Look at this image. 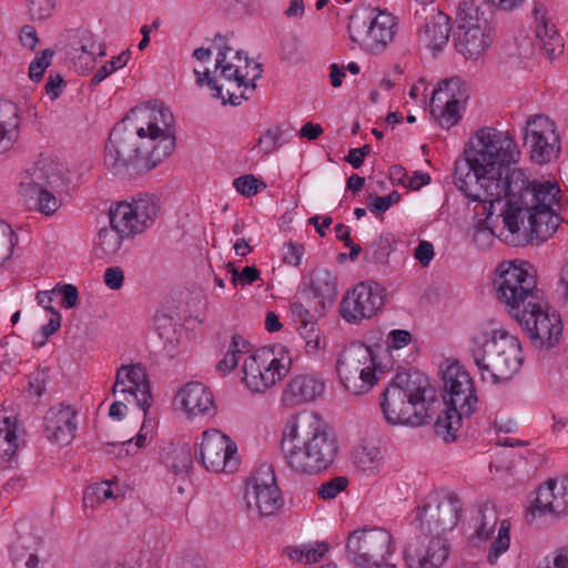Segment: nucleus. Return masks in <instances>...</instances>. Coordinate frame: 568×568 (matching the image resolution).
I'll use <instances>...</instances> for the list:
<instances>
[{
  "mask_svg": "<svg viewBox=\"0 0 568 568\" xmlns=\"http://www.w3.org/2000/svg\"><path fill=\"white\" fill-rule=\"evenodd\" d=\"M560 189L551 181H529L524 171V187L509 192L496 221L501 219L499 236L514 246L521 245L528 239L544 242L551 237L562 219L556 212L559 205Z\"/></svg>",
  "mask_w": 568,
  "mask_h": 568,
  "instance_id": "nucleus-1",
  "label": "nucleus"
},
{
  "mask_svg": "<svg viewBox=\"0 0 568 568\" xmlns=\"http://www.w3.org/2000/svg\"><path fill=\"white\" fill-rule=\"evenodd\" d=\"M281 450L293 471L316 475L333 464L338 445L332 428L318 414L303 412L287 420Z\"/></svg>",
  "mask_w": 568,
  "mask_h": 568,
  "instance_id": "nucleus-2",
  "label": "nucleus"
},
{
  "mask_svg": "<svg viewBox=\"0 0 568 568\" xmlns=\"http://www.w3.org/2000/svg\"><path fill=\"white\" fill-rule=\"evenodd\" d=\"M435 404L439 406L436 389L418 373H397L381 398L382 412L390 425H425L436 412Z\"/></svg>",
  "mask_w": 568,
  "mask_h": 568,
  "instance_id": "nucleus-3",
  "label": "nucleus"
},
{
  "mask_svg": "<svg viewBox=\"0 0 568 568\" xmlns=\"http://www.w3.org/2000/svg\"><path fill=\"white\" fill-rule=\"evenodd\" d=\"M470 344L469 353L483 379L489 377L494 383L507 382L524 363L519 339L506 329L478 331Z\"/></svg>",
  "mask_w": 568,
  "mask_h": 568,
  "instance_id": "nucleus-4",
  "label": "nucleus"
},
{
  "mask_svg": "<svg viewBox=\"0 0 568 568\" xmlns=\"http://www.w3.org/2000/svg\"><path fill=\"white\" fill-rule=\"evenodd\" d=\"M159 199L144 194L132 202H120L109 213L110 227L100 230L97 250L104 256L114 255L121 247L123 239L144 232L158 217Z\"/></svg>",
  "mask_w": 568,
  "mask_h": 568,
  "instance_id": "nucleus-5",
  "label": "nucleus"
},
{
  "mask_svg": "<svg viewBox=\"0 0 568 568\" xmlns=\"http://www.w3.org/2000/svg\"><path fill=\"white\" fill-rule=\"evenodd\" d=\"M518 155L519 151L508 132L483 128L469 140V146L464 150L458 171L465 176L473 169L475 172H485L488 168L497 176L505 178L514 171L509 165L517 162Z\"/></svg>",
  "mask_w": 568,
  "mask_h": 568,
  "instance_id": "nucleus-6",
  "label": "nucleus"
},
{
  "mask_svg": "<svg viewBox=\"0 0 568 568\" xmlns=\"http://www.w3.org/2000/svg\"><path fill=\"white\" fill-rule=\"evenodd\" d=\"M443 382L446 409L437 417L434 427L436 434L449 443L456 439L462 418L475 412L477 396L469 373L459 364H452L443 372Z\"/></svg>",
  "mask_w": 568,
  "mask_h": 568,
  "instance_id": "nucleus-7",
  "label": "nucleus"
},
{
  "mask_svg": "<svg viewBox=\"0 0 568 568\" xmlns=\"http://www.w3.org/2000/svg\"><path fill=\"white\" fill-rule=\"evenodd\" d=\"M142 126H138L130 113L110 133L105 145L104 163L114 173L122 174L133 166L135 170H152L149 152L151 145L143 142Z\"/></svg>",
  "mask_w": 568,
  "mask_h": 568,
  "instance_id": "nucleus-8",
  "label": "nucleus"
},
{
  "mask_svg": "<svg viewBox=\"0 0 568 568\" xmlns=\"http://www.w3.org/2000/svg\"><path fill=\"white\" fill-rule=\"evenodd\" d=\"M460 159L455 162L454 182L459 191L473 201L489 203L488 220L503 205L509 192H518L524 187V170L516 169L505 178H499L488 168L485 172L470 170L467 175L459 174Z\"/></svg>",
  "mask_w": 568,
  "mask_h": 568,
  "instance_id": "nucleus-9",
  "label": "nucleus"
},
{
  "mask_svg": "<svg viewBox=\"0 0 568 568\" xmlns=\"http://www.w3.org/2000/svg\"><path fill=\"white\" fill-rule=\"evenodd\" d=\"M138 126H142L143 142L151 145V166H156L175 148L174 116L164 105L146 103L129 112Z\"/></svg>",
  "mask_w": 568,
  "mask_h": 568,
  "instance_id": "nucleus-10",
  "label": "nucleus"
},
{
  "mask_svg": "<svg viewBox=\"0 0 568 568\" xmlns=\"http://www.w3.org/2000/svg\"><path fill=\"white\" fill-rule=\"evenodd\" d=\"M495 286L498 300L514 317L542 297L536 277L513 262L500 263L496 270Z\"/></svg>",
  "mask_w": 568,
  "mask_h": 568,
  "instance_id": "nucleus-11",
  "label": "nucleus"
},
{
  "mask_svg": "<svg viewBox=\"0 0 568 568\" xmlns=\"http://www.w3.org/2000/svg\"><path fill=\"white\" fill-rule=\"evenodd\" d=\"M371 347L362 343H352L345 347L336 363V369L344 388L354 395L369 392L377 381Z\"/></svg>",
  "mask_w": 568,
  "mask_h": 568,
  "instance_id": "nucleus-12",
  "label": "nucleus"
},
{
  "mask_svg": "<svg viewBox=\"0 0 568 568\" xmlns=\"http://www.w3.org/2000/svg\"><path fill=\"white\" fill-rule=\"evenodd\" d=\"M392 535L383 528H361L346 538V557L358 568H379L385 557L392 554Z\"/></svg>",
  "mask_w": 568,
  "mask_h": 568,
  "instance_id": "nucleus-13",
  "label": "nucleus"
},
{
  "mask_svg": "<svg viewBox=\"0 0 568 568\" xmlns=\"http://www.w3.org/2000/svg\"><path fill=\"white\" fill-rule=\"evenodd\" d=\"M291 363L290 357H277L272 348L262 347L245 358L242 381L252 392L263 393L288 374Z\"/></svg>",
  "mask_w": 568,
  "mask_h": 568,
  "instance_id": "nucleus-14",
  "label": "nucleus"
},
{
  "mask_svg": "<svg viewBox=\"0 0 568 568\" xmlns=\"http://www.w3.org/2000/svg\"><path fill=\"white\" fill-rule=\"evenodd\" d=\"M514 318L524 328L535 348L548 349L559 342L562 332L560 316L551 311L544 297Z\"/></svg>",
  "mask_w": 568,
  "mask_h": 568,
  "instance_id": "nucleus-15",
  "label": "nucleus"
},
{
  "mask_svg": "<svg viewBox=\"0 0 568 568\" xmlns=\"http://www.w3.org/2000/svg\"><path fill=\"white\" fill-rule=\"evenodd\" d=\"M396 27L397 21L392 13L378 11L373 18L363 14L351 16L348 32L353 42L366 51L376 53L393 41Z\"/></svg>",
  "mask_w": 568,
  "mask_h": 568,
  "instance_id": "nucleus-16",
  "label": "nucleus"
},
{
  "mask_svg": "<svg viewBox=\"0 0 568 568\" xmlns=\"http://www.w3.org/2000/svg\"><path fill=\"white\" fill-rule=\"evenodd\" d=\"M462 513L459 499L455 495L429 494L418 508L417 519L420 531L426 536L445 537L457 525Z\"/></svg>",
  "mask_w": 568,
  "mask_h": 568,
  "instance_id": "nucleus-17",
  "label": "nucleus"
},
{
  "mask_svg": "<svg viewBox=\"0 0 568 568\" xmlns=\"http://www.w3.org/2000/svg\"><path fill=\"white\" fill-rule=\"evenodd\" d=\"M214 45L217 49L215 69L221 70V75L229 82L235 84L239 93L230 88L226 89L229 99L227 102L232 105L241 104L242 100H247L248 97L245 94L246 90L254 91L256 89L255 81L262 77V64L254 63L252 71L243 70V65L234 64L233 61H229V53L232 48L226 44L225 38L217 33L213 40Z\"/></svg>",
  "mask_w": 568,
  "mask_h": 568,
  "instance_id": "nucleus-18",
  "label": "nucleus"
},
{
  "mask_svg": "<svg viewBox=\"0 0 568 568\" xmlns=\"http://www.w3.org/2000/svg\"><path fill=\"white\" fill-rule=\"evenodd\" d=\"M467 99V87L459 78L442 80L430 98V113L442 128L450 129L462 119L460 108Z\"/></svg>",
  "mask_w": 568,
  "mask_h": 568,
  "instance_id": "nucleus-19",
  "label": "nucleus"
},
{
  "mask_svg": "<svg viewBox=\"0 0 568 568\" xmlns=\"http://www.w3.org/2000/svg\"><path fill=\"white\" fill-rule=\"evenodd\" d=\"M385 303V288L376 282H362L342 298L339 313L348 322L357 324L374 316Z\"/></svg>",
  "mask_w": 568,
  "mask_h": 568,
  "instance_id": "nucleus-20",
  "label": "nucleus"
},
{
  "mask_svg": "<svg viewBox=\"0 0 568 568\" xmlns=\"http://www.w3.org/2000/svg\"><path fill=\"white\" fill-rule=\"evenodd\" d=\"M246 506L261 516L274 515L283 505L274 470L270 465L261 466L246 481Z\"/></svg>",
  "mask_w": 568,
  "mask_h": 568,
  "instance_id": "nucleus-21",
  "label": "nucleus"
},
{
  "mask_svg": "<svg viewBox=\"0 0 568 568\" xmlns=\"http://www.w3.org/2000/svg\"><path fill=\"white\" fill-rule=\"evenodd\" d=\"M200 462L213 473H233L239 465L236 444L222 432L212 428L202 434Z\"/></svg>",
  "mask_w": 568,
  "mask_h": 568,
  "instance_id": "nucleus-22",
  "label": "nucleus"
},
{
  "mask_svg": "<svg viewBox=\"0 0 568 568\" xmlns=\"http://www.w3.org/2000/svg\"><path fill=\"white\" fill-rule=\"evenodd\" d=\"M525 144L529 148L530 159L535 163L550 162L560 151L555 123L546 115L529 118L525 126Z\"/></svg>",
  "mask_w": 568,
  "mask_h": 568,
  "instance_id": "nucleus-23",
  "label": "nucleus"
},
{
  "mask_svg": "<svg viewBox=\"0 0 568 568\" xmlns=\"http://www.w3.org/2000/svg\"><path fill=\"white\" fill-rule=\"evenodd\" d=\"M449 544L446 537L419 535L409 542L404 558L409 568H440L449 557Z\"/></svg>",
  "mask_w": 568,
  "mask_h": 568,
  "instance_id": "nucleus-24",
  "label": "nucleus"
},
{
  "mask_svg": "<svg viewBox=\"0 0 568 568\" xmlns=\"http://www.w3.org/2000/svg\"><path fill=\"white\" fill-rule=\"evenodd\" d=\"M64 166L50 155L41 154L22 173L19 187L20 193L33 197L34 191L45 187L60 186L63 182Z\"/></svg>",
  "mask_w": 568,
  "mask_h": 568,
  "instance_id": "nucleus-25",
  "label": "nucleus"
},
{
  "mask_svg": "<svg viewBox=\"0 0 568 568\" xmlns=\"http://www.w3.org/2000/svg\"><path fill=\"white\" fill-rule=\"evenodd\" d=\"M118 392L133 396L144 413L151 406L152 396L148 374L141 364L122 365L118 368L112 393Z\"/></svg>",
  "mask_w": 568,
  "mask_h": 568,
  "instance_id": "nucleus-26",
  "label": "nucleus"
},
{
  "mask_svg": "<svg viewBox=\"0 0 568 568\" xmlns=\"http://www.w3.org/2000/svg\"><path fill=\"white\" fill-rule=\"evenodd\" d=\"M77 415V410L70 405L60 404L49 408L43 418L44 437L51 444L69 445L75 437Z\"/></svg>",
  "mask_w": 568,
  "mask_h": 568,
  "instance_id": "nucleus-27",
  "label": "nucleus"
},
{
  "mask_svg": "<svg viewBox=\"0 0 568 568\" xmlns=\"http://www.w3.org/2000/svg\"><path fill=\"white\" fill-rule=\"evenodd\" d=\"M529 510L540 516L555 518L568 515V478L549 479L536 491V498Z\"/></svg>",
  "mask_w": 568,
  "mask_h": 568,
  "instance_id": "nucleus-28",
  "label": "nucleus"
},
{
  "mask_svg": "<svg viewBox=\"0 0 568 568\" xmlns=\"http://www.w3.org/2000/svg\"><path fill=\"white\" fill-rule=\"evenodd\" d=\"M176 397L189 418H210L215 415L213 394L202 383H187L179 390Z\"/></svg>",
  "mask_w": 568,
  "mask_h": 568,
  "instance_id": "nucleus-29",
  "label": "nucleus"
},
{
  "mask_svg": "<svg viewBox=\"0 0 568 568\" xmlns=\"http://www.w3.org/2000/svg\"><path fill=\"white\" fill-rule=\"evenodd\" d=\"M325 392L324 381L314 374H300L292 377L283 392V402L287 406H295L313 402Z\"/></svg>",
  "mask_w": 568,
  "mask_h": 568,
  "instance_id": "nucleus-30",
  "label": "nucleus"
},
{
  "mask_svg": "<svg viewBox=\"0 0 568 568\" xmlns=\"http://www.w3.org/2000/svg\"><path fill=\"white\" fill-rule=\"evenodd\" d=\"M310 292L317 301L314 312L318 317L324 316L337 298V277L328 270L315 268L310 275Z\"/></svg>",
  "mask_w": 568,
  "mask_h": 568,
  "instance_id": "nucleus-31",
  "label": "nucleus"
},
{
  "mask_svg": "<svg viewBox=\"0 0 568 568\" xmlns=\"http://www.w3.org/2000/svg\"><path fill=\"white\" fill-rule=\"evenodd\" d=\"M536 40L541 52L549 59L562 53L564 42L555 24L547 18V10L541 3H535Z\"/></svg>",
  "mask_w": 568,
  "mask_h": 568,
  "instance_id": "nucleus-32",
  "label": "nucleus"
},
{
  "mask_svg": "<svg viewBox=\"0 0 568 568\" xmlns=\"http://www.w3.org/2000/svg\"><path fill=\"white\" fill-rule=\"evenodd\" d=\"M449 34V17L440 10L433 9L426 17L419 41L433 51H440L447 44Z\"/></svg>",
  "mask_w": 568,
  "mask_h": 568,
  "instance_id": "nucleus-33",
  "label": "nucleus"
},
{
  "mask_svg": "<svg viewBox=\"0 0 568 568\" xmlns=\"http://www.w3.org/2000/svg\"><path fill=\"white\" fill-rule=\"evenodd\" d=\"M491 44V28L483 24L480 28L457 31L456 49L467 59H477Z\"/></svg>",
  "mask_w": 568,
  "mask_h": 568,
  "instance_id": "nucleus-34",
  "label": "nucleus"
},
{
  "mask_svg": "<svg viewBox=\"0 0 568 568\" xmlns=\"http://www.w3.org/2000/svg\"><path fill=\"white\" fill-rule=\"evenodd\" d=\"M19 110L14 103H0V153L8 151L19 134Z\"/></svg>",
  "mask_w": 568,
  "mask_h": 568,
  "instance_id": "nucleus-35",
  "label": "nucleus"
},
{
  "mask_svg": "<svg viewBox=\"0 0 568 568\" xmlns=\"http://www.w3.org/2000/svg\"><path fill=\"white\" fill-rule=\"evenodd\" d=\"M162 464L175 475L187 474L193 465L192 448L189 444H170L161 454Z\"/></svg>",
  "mask_w": 568,
  "mask_h": 568,
  "instance_id": "nucleus-36",
  "label": "nucleus"
},
{
  "mask_svg": "<svg viewBox=\"0 0 568 568\" xmlns=\"http://www.w3.org/2000/svg\"><path fill=\"white\" fill-rule=\"evenodd\" d=\"M481 0H466L462 3L457 12L458 31H467L469 29H477L483 24H489L484 17V11L480 9Z\"/></svg>",
  "mask_w": 568,
  "mask_h": 568,
  "instance_id": "nucleus-37",
  "label": "nucleus"
},
{
  "mask_svg": "<svg viewBox=\"0 0 568 568\" xmlns=\"http://www.w3.org/2000/svg\"><path fill=\"white\" fill-rule=\"evenodd\" d=\"M353 460L358 469L371 474L379 469L383 457L376 446L361 443L353 450Z\"/></svg>",
  "mask_w": 568,
  "mask_h": 568,
  "instance_id": "nucleus-38",
  "label": "nucleus"
},
{
  "mask_svg": "<svg viewBox=\"0 0 568 568\" xmlns=\"http://www.w3.org/2000/svg\"><path fill=\"white\" fill-rule=\"evenodd\" d=\"M251 351V344L240 334H234L231 338L227 352L223 359H221L216 369L222 374L232 372L237 366V359L234 357L235 353H248Z\"/></svg>",
  "mask_w": 568,
  "mask_h": 568,
  "instance_id": "nucleus-39",
  "label": "nucleus"
},
{
  "mask_svg": "<svg viewBox=\"0 0 568 568\" xmlns=\"http://www.w3.org/2000/svg\"><path fill=\"white\" fill-rule=\"evenodd\" d=\"M155 329L159 337L163 339L168 353H172L179 343V334L173 318L166 315H156Z\"/></svg>",
  "mask_w": 568,
  "mask_h": 568,
  "instance_id": "nucleus-40",
  "label": "nucleus"
},
{
  "mask_svg": "<svg viewBox=\"0 0 568 568\" xmlns=\"http://www.w3.org/2000/svg\"><path fill=\"white\" fill-rule=\"evenodd\" d=\"M494 216V214L491 215ZM496 221L494 217L488 220V213L485 221H479L470 231L471 240L476 246L481 250L489 247L494 242Z\"/></svg>",
  "mask_w": 568,
  "mask_h": 568,
  "instance_id": "nucleus-41",
  "label": "nucleus"
},
{
  "mask_svg": "<svg viewBox=\"0 0 568 568\" xmlns=\"http://www.w3.org/2000/svg\"><path fill=\"white\" fill-rule=\"evenodd\" d=\"M111 498H116V495L111 487V483L105 480L88 487L83 495V503L85 507L93 508L97 504Z\"/></svg>",
  "mask_w": 568,
  "mask_h": 568,
  "instance_id": "nucleus-42",
  "label": "nucleus"
},
{
  "mask_svg": "<svg viewBox=\"0 0 568 568\" xmlns=\"http://www.w3.org/2000/svg\"><path fill=\"white\" fill-rule=\"evenodd\" d=\"M298 331L305 341L307 353H316L323 346V337L316 322H308L298 326Z\"/></svg>",
  "mask_w": 568,
  "mask_h": 568,
  "instance_id": "nucleus-43",
  "label": "nucleus"
},
{
  "mask_svg": "<svg viewBox=\"0 0 568 568\" xmlns=\"http://www.w3.org/2000/svg\"><path fill=\"white\" fill-rule=\"evenodd\" d=\"M17 242V235L11 226L0 221V266L12 255Z\"/></svg>",
  "mask_w": 568,
  "mask_h": 568,
  "instance_id": "nucleus-44",
  "label": "nucleus"
},
{
  "mask_svg": "<svg viewBox=\"0 0 568 568\" xmlns=\"http://www.w3.org/2000/svg\"><path fill=\"white\" fill-rule=\"evenodd\" d=\"M509 524L506 520H503L499 527L498 536L490 546L487 557L488 561L490 564H495L498 557L509 548Z\"/></svg>",
  "mask_w": 568,
  "mask_h": 568,
  "instance_id": "nucleus-45",
  "label": "nucleus"
},
{
  "mask_svg": "<svg viewBox=\"0 0 568 568\" xmlns=\"http://www.w3.org/2000/svg\"><path fill=\"white\" fill-rule=\"evenodd\" d=\"M229 273L232 275V283L233 285L241 284L244 285H251L257 280H260L261 272L255 266H245L242 272H239L235 265L230 262L226 265Z\"/></svg>",
  "mask_w": 568,
  "mask_h": 568,
  "instance_id": "nucleus-46",
  "label": "nucleus"
},
{
  "mask_svg": "<svg viewBox=\"0 0 568 568\" xmlns=\"http://www.w3.org/2000/svg\"><path fill=\"white\" fill-rule=\"evenodd\" d=\"M328 551V546L324 542L317 544L315 547H303L302 549H294L290 552V557L297 561H303L308 564L317 562L326 552Z\"/></svg>",
  "mask_w": 568,
  "mask_h": 568,
  "instance_id": "nucleus-47",
  "label": "nucleus"
},
{
  "mask_svg": "<svg viewBox=\"0 0 568 568\" xmlns=\"http://www.w3.org/2000/svg\"><path fill=\"white\" fill-rule=\"evenodd\" d=\"M50 381V369L48 367L38 368L29 375L28 392L31 395L40 397L47 389Z\"/></svg>",
  "mask_w": 568,
  "mask_h": 568,
  "instance_id": "nucleus-48",
  "label": "nucleus"
},
{
  "mask_svg": "<svg viewBox=\"0 0 568 568\" xmlns=\"http://www.w3.org/2000/svg\"><path fill=\"white\" fill-rule=\"evenodd\" d=\"M348 485L346 477L338 476L326 483H323L317 488V495L324 500L335 498L341 491L345 490Z\"/></svg>",
  "mask_w": 568,
  "mask_h": 568,
  "instance_id": "nucleus-49",
  "label": "nucleus"
},
{
  "mask_svg": "<svg viewBox=\"0 0 568 568\" xmlns=\"http://www.w3.org/2000/svg\"><path fill=\"white\" fill-rule=\"evenodd\" d=\"M34 195L38 196V209L44 215H52L53 213H55L59 210V207L61 205L60 200L58 197H55L48 190V187L39 190V191H34L33 196Z\"/></svg>",
  "mask_w": 568,
  "mask_h": 568,
  "instance_id": "nucleus-50",
  "label": "nucleus"
},
{
  "mask_svg": "<svg viewBox=\"0 0 568 568\" xmlns=\"http://www.w3.org/2000/svg\"><path fill=\"white\" fill-rule=\"evenodd\" d=\"M258 183L265 185L252 174L242 175L233 181L235 190L246 197H251L258 192Z\"/></svg>",
  "mask_w": 568,
  "mask_h": 568,
  "instance_id": "nucleus-51",
  "label": "nucleus"
},
{
  "mask_svg": "<svg viewBox=\"0 0 568 568\" xmlns=\"http://www.w3.org/2000/svg\"><path fill=\"white\" fill-rule=\"evenodd\" d=\"M53 51L45 49L41 52V57L36 58L29 67V77L31 80L39 81L43 77L45 69L50 65V59Z\"/></svg>",
  "mask_w": 568,
  "mask_h": 568,
  "instance_id": "nucleus-52",
  "label": "nucleus"
},
{
  "mask_svg": "<svg viewBox=\"0 0 568 568\" xmlns=\"http://www.w3.org/2000/svg\"><path fill=\"white\" fill-rule=\"evenodd\" d=\"M497 516L494 511L489 515L481 514L480 525L475 531V537L480 541H486L491 538L495 527L497 525Z\"/></svg>",
  "mask_w": 568,
  "mask_h": 568,
  "instance_id": "nucleus-53",
  "label": "nucleus"
},
{
  "mask_svg": "<svg viewBox=\"0 0 568 568\" xmlns=\"http://www.w3.org/2000/svg\"><path fill=\"white\" fill-rule=\"evenodd\" d=\"M400 201V195L397 191L390 192L386 196H374L373 201L368 203V209L372 213L383 214L385 213L393 204H396Z\"/></svg>",
  "mask_w": 568,
  "mask_h": 568,
  "instance_id": "nucleus-54",
  "label": "nucleus"
},
{
  "mask_svg": "<svg viewBox=\"0 0 568 568\" xmlns=\"http://www.w3.org/2000/svg\"><path fill=\"white\" fill-rule=\"evenodd\" d=\"M54 7L53 0H31L29 12L33 20H43L52 14Z\"/></svg>",
  "mask_w": 568,
  "mask_h": 568,
  "instance_id": "nucleus-55",
  "label": "nucleus"
},
{
  "mask_svg": "<svg viewBox=\"0 0 568 568\" xmlns=\"http://www.w3.org/2000/svg\"><path fill=\"white\" fill-rule=\"evenodd\" d=\"M194 74L196 77L195 82L199 87H203L204 84L209 85L214 91L213 97L216 99H221L224 104L226 103V100L223 95L222 87L217 84L216 80L212 77L210 70H205L204 72L194 70Z\"/></svg>",
  "mask_w": 568,
  "mask_h": 568,
  "instance_id": "nucleus-56",
  "label": "nucleus"
},
{
  "mask_svg": "<svg viewBox=\"0 0 568 568\" xmlns=\"http://www.w3.org/2000/svg\"><path fill=\"white\" fill-rule=\"evenodd\" d=\"M291 312L294 321L301 326L308 322H316L317 313L311 312L305 305L298 301L291 304Z\"/></svg>",
  "mask_w": 568,
  "mask_h": 568,
  "instance_id": "nucleus-57",
  "label": "nucleus"
},
{
  "mask_svg": "<svg viewBox=\"0 0 568 568\" xmlns=\"http://www.w3.org/2000/svg\"><path fill=\"white\" fill-rule=\"evenodd\" d=\"M104 284L111 290H119L124 282V273L120 266L108 267L103 275Z\"/></svg>",
  "mask_w": 568,
  "mask_h": 568,
  "instance_id": "nucleus-58",
  "label": "nucleus"
},
{
  "mask_svg": "<svg viewBox=\"0 0 568 568\" xmlns=\"http://www.w3.org/2000/svg\"><path fill=\"white\" fill-rule=\"evenodd\" d=\"M304 248L302 245L294 244L292 242L283 245V261L293 266H297L301 263Z\"/></svg>",
  "mask_w": 568,
  "mask_h": 568,
  "instance_id": "nucleus-59",
  "label": "nucleus"
},
{
  "mask_svg": "<svg viewBox=\"0 0 568 568\" xmlns=\"http://www.w3.org/2000/svg\"><path fill=\"white\" fill-rule=\"evenodd\" d=\"M95 50V41L93 40V36L90 32H83L80 41L77 43V45L72 47L71 54L73 58L77 57L78 52H82L88 54L91 59H93Z\"/></svg>",
  "mask_w": 568,
  "mask_h": 568,
  "instance_id": "nucleus-60",
  "label": "nucleus"
},
{
  "mask_svg": "<svg viewBox=\"0 0 568 568\" xmlns=\"http://www.w3.org/2000/svg\"><path fill=\"white\" fill-rule=\"evenodd\" d=\"M434 246L428 241H422L417 245L414 252V257L422 264V266H428L434 258Z\"/></svg>",
  "mask_w": 568,
  "mask_h": 568,
  "instance_id": "nucleus-61",
  "label": "nucleus"
},
{
  "mask_svg": "<svg viewBox=\"0 0 568 568\" xmlns=\"http://www.w3.org/2000/svg\"><path fill=\"white\" fill-rule=\"evenodd\" d=\"M281 136L282 131L280 128L268 129L265 134L260 138L258 145L264 146L265 153H271L277 149V141L281 139Z\"/></svg>",
  "mask_w": 568,
  "mask_h": 568,
  "instance_id": "nucleus-62",
  "label": "nucleus"
},
{
  "mask_svg": "<svg viewBox=\"0 0 568 568\" xmlns=\"http://www.w3.org/2000/svg\"><path fill=\"white\" fill-rule=\"evenodd\" d=\"M0 436L4 442L18 444L17 424L10 417H4L0 424Z\"/></svg>",
  "mask_w": 568,
  "mask_h": 568,
  "instance_id": "nucleus-63",
  "label": "nucleus"
},
{
  "mask_svg": "<svg viewBox=\"0 0 568 568\" xmlns=\"http://www.w3.org/2000/svg\"><path fill=\"white\" fill-rule=\"evenodd\" d=\"M20 41L26 48L34 49L39 42L36 29L31 26H23L20 32Z\"/></svg>",
  "mask_w": 568,
  "mask_h": 568,
  "instance_id": "nucleus-64",
  "label": "nucleus"
}]
</instances>
